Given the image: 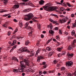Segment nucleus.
Returning <instances> with one entry per match:
<instances>
[{
    "instance_id": "f257e3e1",
    "label": "nucleus",
    "mask_w": 76,
    "mask_h": 76,
    "mask_svg": "<svg viewBox=\"0 0 76 76\" xmlns=\"http://www.w3.org/2000/svg\"><path fill=\"white\" fill-rule=\"evenodd\" d=\"M24 63H25V64L26 66H29V64L28 60L26 59H24L23 61H21L20 62V64L21 65H20L18 66V70H24L25 69V65H24Z\"/></svg>"
},
{
    "instance_id": "f03ea898",
    "label": "nucleus",
    "mask_w": 76,
    "mask_h": 76,
    "mask_svg": "<svg viewBox=\"0 0 76 76\" xmlns=\"http://www.w3.org/2000/svg\"><path fill=\"white\" fill-rule=\"evenodd\" d=\"M46 6L48 7L47 11L48 12H52L54 11L57 9V7L51 6V3H48L46 4Z\"/></svg>"
},
{
    "instance_id": "7ed1b4c3",
    "label": "nucleus",
    "mask_w": 76,
    "mask_h": 76,
    "mask_svg": "<svg viewBox=\"0 0 76 76\" xmlns=\"http://www.w3.org/2000/svg\"><path fill=\"white\" fill-rule=\"evenodd\" d=\"M34 16V15L32 13H29L28 14L26 15L25 16L24 19L26 21H28L29 20H31L33 17Z\"/></svg>"
},
{
    "instance_id": "20e7f679",
    "label": "nucleus",
    "mask_w": 76,
    "mask_h": 76,
    "mask_svg": "<svg viewBox=\"0 0 76 76\" xmlns=\"http://www.w3.org/2000/svg\"><path fill=\"white\" fill-rule=\"evenodd\" d=\"M69 18H67V17H65V18H64L62 19V20L60 19L59 20V22L61 23H65L68 20Z\"/></svg>"
},
{
    "instance_id": "39448f33",
    "label": "nucleus",
    "mask_w": 76,
    "mask_h": 76,
    "mask_svg": "<svg viewBox=\"0 0 76 76\" xmlns=\"http://www.w3.org/2000/svg\"><path fill=\"white\" fill-rule=\"evenodd\" d=\"M72 64L73 62L72 61H69L66 63V66H70Z\"/></svg>"
},
{
    "instance_id": "423d86ee",
    "label": "nucleus",
    "mask_w": 76,
    "mask_h": 76,
    "mask_svg": "<svg viewBox=\"0 0 76 76\" xmlns=\"http://www.w3.org/2000/svg\"><path fill=\"white\" fill-rule=\"evenodd\" d=\"M29 25V22H27L26 23V24H25V27H26V29H31V27L30 26H28V25Z\"/></svg>"
},
{
    "instance_id": "0eeeda50",
    "label": "nucleus",
    "mask_w": 76,
    "mask_h": 76,
    "mask_svg": "<svg viewBox=\"0 0 76 76\" xmlns=\"http://www.w3.org/2000/svg\"><path fill=\"white\" fill-rule=\"evenodd\" d=\"M42 60L43 59H44V57L42 56H38L37 57V61H39V60Z\"/></svg>"
},
{
    "instance_id": "6e6552de",
    "label": "nucleus",
    "mask_w": 76,
    "mask_h": 76,
    "mask_svg": "<svg viewBox=\"0 0 76 76\" xmlns=\"http://www.w3.org/2000/svg\"><path fill=\"white\" fill-rule=\"evenodd\" d=\"M26 72H30L31 70H32V69L31 68H26Z\"/></svg>"
},
{
    "instance_id": "1a4fd4ad",
    "label": "nucleus",
    "mask_w": 76,
    "mask_h": 76,
    "mask_svg": "<svg viewBox=\"0 0 76 76\" xmlns=\"http://www.w3.org/2000/svg\"><path fill=\"white\" fill-rule=\"evenodd\" d=\"M17 46H18V45H15L13 47V48L10 51V53H11V52H12V51H13V50H14L15 49V48H16Z\"/></svg>"
},
{
    "instance_id": "9d476101",
    "label": "nucleus",
    "mask_w": 76,
    "mask_h": 76,
    "mask_svg": "<svg viewBox=\"0 0 76 76\" xmlns=\"http://www.w3.org/2000/svg\"><path fill=\"white\" fill-rule=\"evenodd\" d=\"M67 57L69 58L72 57L73 56V53H67Z\"/></svg>"
},
{
    "instance_id": "9b49d317",
    "label": "nucleus",
    "mask_w": 76,
    "mask_h": 76,
    "mask_svg": "<svg viewBox=\"0 0 76 76\" xmlns=\"http://www.w3.org/2000/svg\"><path fill=\"white\" fill-rule=\"evenodd\" d=\"M30 53V56L31 57H32L34 56V52L32 50H31Z\"/></svg>"
},
{
    "instance_id": "f8f14e48",
    "label": "nucleus",
    "mask_w": 76,
    "mask_h": 76,
    "mask_svg": "<svg viewBox=\"0 0 76 76\" xmlns=\"http://www.w3.org/2000/svg\"><path fill=\"white\" fill-rule=\"evenodd\" d=\"M73 46L72 45H70L69 46L68 48V50H73Z\"/></svg>"
},
{
    "instance_id": "ddd939ff",
    "label": "nucleus",
    "mask_w": 76,
    "mask_h": 76,
    "mask_svg": "<svg viewBox=\"0 0 76 76\" xmlns=\"http://www.w3.org/2000/svg\"><path fill=\"white\" fill-rule=\"evenodd\" d=\"M31 10V8L29 9H25L23 10V12H25V13L26 12H29Z\"/></svg>"
},
{
    "instance_id": "4468645a",
    "label": "nucleus",
    "mask_w": 76,
    "mask_h": 76,
    "mask_svg": "<svg viewBox=\"0 0 76 76\" xmlns=\"http://www.w3.org/2000/svg\"><path fill=\"white\" fill-rule=\"evenodd\" d=\"M18 25L20 27H22V26H23V23H22V22L20 21L18 23Z\"/></svg>"
},
{
    "instance_id": "2eb2a0df",
    "label": "nucleus",
    "mask_w": 76,
    "mask_h": 76,
    "mask_svg": "<svg viewBox=\"0 0 76 76\" xmlns=\"http://www.w3.org/2000/svg\"><path fill=\"white\" fill-rule=\"evenodd\" d=\"M41 50V48H39L37 50L36 52V54L35 55V56H37L38 55V54L40 52V51Z\"/></svg>"
},
{
    "instance_id": "dca6fc26",
    "label": "nucleus",
    "mask_w": 76,
    "mask_h": 76,
    "mask_svg": "<svg viewBox=\"0 0 76 76\" xmlns=\"http://www.w3.org/2000/svg\"><path fill=\"white\" fill-rule=\"evenodd\" d=\"M16 40H14L13 41V43H12L11 44V46H13V45H15V44H16Z\"/></svg>"
},
{
    "instance_id": "f3484780",
    "label": "nucleus",
    "mask_w": 76,
    "mask_h": 76,
    "mask_svg": "<svg viewBox=\"0 0 76 76\" xmlns=\"http://www.w3.org/2000/svg\"><path fill=\"white\" fill-rule=\"evenodd\" d=\"M12 60H14V61H17L18 62V59H17V58H16L15 57H13L12 58Z\"/></svg>"
},
{
    "instance_id": "a211bd4d",
    "label": "nucleus",
    "mask_w": 76,
    "mask_h": 76,
    "mask_svg": "<svg viewBox=\"0 0 76 76\" xmlns=\"http://www.w3.org/2000/svg\"><path fill=\"white\" fill-rule=\"evenodd\" d=\"M19 7V5H15L14 6V9H18Z\"/></svg>"
},
{
    "instance_id": "6ab92c4d",
    "label": "nucleus",
    "mask_w": 76,
    "mask_h": 76,
    "mask_svg": "<svg viewBox=\"0 0 76 76\" xmlns=\"http://www.w3.org/2000/svg\"><path fill=\"white\" fill-rule=\"evenodd\" d=\"M49 33L50 34L53 35V34H54V31L51 30H50L49 31Z\"/></svg>"
},
{
    "instance_id": "aec40b11",
    "label": "nucleus",
    "mask_w": 76,
    "mask_h": 76,
    "mask_svg": "<svg viewBox=\"0 0 76 76\" xmlns=\"http://www.w3.org/2000/svg\"><path fill=\"white\" fill-rule=\"evenodd\" d=\"M45 3L44 1L43 0H41L40 1L39 3L41 5H42V4H44Z\"/></svg>"
},
{
    "instance_id": "412c9836",
    "label": "nucleus",
    "mask_w": 76,
    "mask_h": 76,
    "mask_svg": "<svg viewBox=\"0 0 76 76\" xmlns=\"http://www.w3.org/2000/svg\"><path fill=\"white\" fill-rule=\"evenodd\" d=\"M43 7L44 9V10H47V8H48V7L47 6H46V5L43 6Z\"/></svg>"
},
{
    "instance_id": "4be33fe9",
    "label": "nucleus",
    "mask_w": 76,
    "mask_h": 76,
    "mask_svg": "<svg viewBox=\"0 0 76 76\" xmlns=\"http://www.w3.org/2000/svg\"><path fill=\"white\" fill-rule=\"evenodd\" d=\"M71 34L72 36L73 35H75V30H73L71 32Z\"/></svg>"
},
{
    "instance_id": "5701e85b",
    "label": "nucleus",
    "mask_w": 76,
    "mask_h": 76,
    "mask_svg": "<svg viewBox=\"0 0 76 76\" xmlns=\"http://www.w3.org/2000/svg\"><path fill=\"white\" fill-rule=\"evenodd\" d=\"M23 52H26L27 50H28V48L27 47H25L24 48H23Z\"/></svg>"
},
{
    "instance_id": "b1692460",
    "label": "nucleus",
    "mask_w": 76,
    "mask_h": 76,
    "mask_svg": "<svg viewBox=\"0 0 76 76\" xmlns=\"http://www.w3.org/2000/svg\"><path fill=\"white\" fill-rule=\"evenodd\" d=\"M37 26L38 29L39 30H40V29H41V26H40V24H37Z\"/></svg>"
},
{
    "instance_id": "393cba45",
    "label": "nucleus",
    "mask_w": 76,
    "mask_h": 76,
    "mask_svg": "<svg viewBox=\"0 0 76 76\" xmlns=\"http://www.w3.org/2000/svg\"><path fill=\"white\" fill-rule=\"evenodd\" d=\"M29 40H27L25 42V45H28V44H29Z\"/></svg>"
},
{
    "instance_id": "a878e982",
    "label": "nucleus",
    "mask_w": 76,
    "mask_h": 76,
    "mask_svg": "<svg viewBox=\"0 0 76 76\" xmlns=\"http://www.w3.org/2000/svg\"><path fill=\"white\" fill-rule=\"evenodd\" d=\"M13 72L15 73H17L18 72V69H14L13 70Z\"/></svg>"
},
{
    "instance_id": "bb28decb",
    "label": "nucleus",
    "mask_w": 76,
    "mask_h": 76,
    "mask_svg": "<svg viewBox=\"0 0 76 76\" xmlns=\"http://www.w3.org/2000/svg\"><path fill=\"white\" fill-rule=\"evenodd\" d=\"M62 49H63V48H57V51L60 52L61 51V50H62Z\"/></svg>"
},
{
    "instance_id": "cd10ccee",
    "label": "nucleus",
    "mask_w": 76,
    "mask_h": 76,
    "mask_svg": "<svg viewBox=\"0 0 76 76\" xmlns=\"http://www.w3.org/2000/svg\"><path fill=\"white\" fill-rule=\"evenodd\" d=\"M53 53L52 52L49 53L48 55V57H51V56L53 55Z\"/></svg>"
},
{
    "instance_id": "c85d7f7f",
    "label": "nucleus",
    "mask_w": 76,
    "mask_h": 76,
    "mask_svg": "<svg viewBox=\"0 0 76 76\" xmlns=\"http://www.w3.org/2000/svg\"><path fill=\"white\" fill-rule=\"evenodd\" d=\"M37 19V18H35L32 19V20L34 21V22H37V20H35V19Z\"/></svg>"
},
{
    "instance_id": "c756f323",
    "label": "nucleus",
    "mask_w": 76,
    "mask_h": 76,
    "mask_svg": "<svg viewBox=\"0 0 76 76\" xmlns=\"http://www.w3.org/2000/svg\"><path fill=\"white\" fill-rule=\"evenodd\" d=\"M33 31L32 30V31L31 32H30L28 34V36L29 37H31V36H32V32Z\"/></svg>"
},
{
    "instance_id": "7c9ffc66",
    "label": "nucleus",
    "mask_w": 76,
    "mask_h": 76,
    "mask_svg": "<svg viewBox=\"0 0 76 76\" xmlns=\"http://www.w3.org/2000/svg\"><path fill=\"white\" fill-rule=\"evenodd\" d=\"M19 50L20 51H21V53H22V52H23V48H21Z\"/></svg>"
},
{
    "instance_id": "2f4dec72",
    "label": "nucleus",
    "mask_w": 76,
    "mask_h": 76,
    "mask_svg": "<svg viewBox=\"0 0 76 76\" xmlns=\"http://www.w3.org/2000/svg\"><path fill=\"white\" fill-rule=\"evenodd\" d=\"M7 1H8L7 0H4V4H5H5H6V3H7Z\"/></svg>"
},
{
    "instance_id": "473e14b6",
    "label": "nucleus",
    "mask_w": 76,
    "mask_h": 76,
    "mask_svg": "<svg viewBox=\"0 0 76 76\" xmlns=\"http://www.w3.org/2000/svg\"><path fill=\"white\" fill-rule=\"evenodd\" d=\"M60 10L61 12H63V11H64V7H61L60 8Z\"/></svg>"
},
{
    "instance_id": "72a5a7b5",
    "label": "nucleus",
    "mask_w": 76,
    "mask_h": 76,
    "mask_svg": "<svg viewBox=\"0 0 76 76\" xmlns=\"http://www.w3.org/2000/svg\"><path fill=\"white\" fill-rule=\"evenodd\" d=\"M46 50H48V51H51V48L49 47L46 48Z\"/></svg>"
},
{
    "instance_id": "f704fd0d",
    "label": "nucleus",
    "mask_w": 76,
    "mask_h": 76,
    "mask_svg": "<svg viewBox=\"0 0 76 76\" xmlns=\"http://www.w3.org/2000/svg\"><path fill=\"white\" fill-rule=\"evenodd\" d=\"M61 65L59 64H58L57 65V67H56V69H58V68H57V67H60Z\"/></svg>"
},
{
    "instance_id": "c9c22d12",
    "label": "nucleus",
    "mask_w": 76,
    "mask_h": 76,
    "mask_svg": "<svg viewBox=\"0 0 76 76\" xmlns=\"http://www.w3.org/2000/svg\"><path fill=\"white\" fill-rule=\"evenodd\" d=\"M52 16H55V17H56V18H58V16L56 15L52 14Z\"/></svg>"
},
{
    "instance_id": "e433bc0d",
    "label": "nucleus",
    "mask_w": 76,
    "mask_h": 76,
    "mask_svg": "<svg viewBox=\"0 0 76 76\" xmlns=\"http://www.w3.org/2000/svg\"><path fill=\"white\" fill-rule=\"evenodd\" d=\"M52 16H55V17H56V18H58V16L56 15L52 14Z\"/></svg>"
},
{
    "instance_id": "4c0bfd02",
    "label": "nucleus",
    "mask_w": 76,
    "mask_h": 76,
    "mask_svg": "<svg viewBox=\"0 0 76 76\" xmlns=\"http://www.w3.org/2000/svg\"><path fill=\"white\" fill-rule=\"evenodd\" d=\"M18 29L16 28V29L14 31L13 33V34H15V33H16V32H18Z\"/></svg>"
},
{
    "instance_id": "58836bf2",
    "label": "nucleus",
    "mask_w": 76,
    "mask_h": 76,
    "mask_svg": "<svg viewBox=\"0 0 76 76\" xmlns=\"http://www.w3.org/2000/svg\"><path fill=\"white\" fill-rule=\"evenodd\" d=\"M49 26L50 29H52V28H53V25H52V24L51 23L50 24Z\"/></svg>"
},
{
    "instance_id": "ea45409f",
    "label": "nucleus",
    "mask_w": 76,
    "mask_h": 76,
    "mask_svg": "<svg viewBox=\"0 0 76 76\" xmlns=\"http://www.w3.org/2000/svg\"><path fill=\"white\" fill-rule=\"evenodd\" d=\"M2 26L4 27H5V28H7V24H4L2 25Z\"/></svg>"
},
{
    "instance_id": "a19ab883",
    "label": "nucleus",
    "mask_w": 76,
    "mask_h": 76,
    "mask_svg": "<svg viewBox=\"0 0 76 76\" xmlns=\"http://www.w3.org/2000/svg\"><path fill=\"white\" fill-rule=\"evenodd\" d=\"M8 15H9V14H5V15H2V16L3 17H6L7 16H8Z\"/></svg>"
},
{
    "instance_id": "79ce46f5",
    "label": "nucleus",
    "mask_w": 76,
    "mask_h": 76,
    "mask_svg": "<svg viewBox=\"0 0 76 76\" xmlns=\"http://www.w3.org/2000/svg\"><path fill=\"white\" fill-rule=\"evenodd\" d=\"M56 39H58V40H59L60 39L59 38V36H57L56 37Z\"/></svg>"
},
{
    "instance_id": "37998d69",
    "label": "nucleus",
    "mask_w": 76,
    "mask_h": 76,
    "mask_svg": "<svg viewBox=\"0 0 76 76\" xmlns=\"http://www.w3.org/2000/svg\"><path fill=\"white\" fill-rule=\"evenodd\" d=\"M62 55H65L66 54V51H63L62 53Z\"/></svg>"
},
{
    "instance_id": "c03bdc74",
    "label": "nucleus",
    "mask_w": 76,
    "mask_h": 76,
    "mask_svg": "<svg viewBox=\"0 0 76 76\" xmlns=\"http://www.w3.org/2000/svg\"><path fill=\"white\" fill-rule=\"evenodd\" d=\"M76 21L75 22V23L73 24V27H76Z\"/></svg>"
},
{
    "instance_id": "a18cd8bd",
    "label": "nucleus",
    "mask_w": 76,
    "mask_h": 76,
    "mask_svg": "<svg viewBox=\"0 0 76 76\" xmlns=\"http://www.w3.org/2000/svg\"><path fill=\"white\" fill-rule=\"evenodd\" d=\"M62 56V55L61 53H59L58 54V56L59 57H61Z\"/></svg>"
},
{
    "instance_id": "49530a36",
    "label": "nucleus",
    "mask_w": 76,
    "mask_h": 76,
    "mask_svg": "<svg viewBox=\"0 0 76 76\" xmlns=\"http://www.w3.org/2000/svg\"><path fill=\"white\" fill-rule=\"evenodd\" d=\"M37 46H38V45H39V41H38V42H37L36 43Z\"/></svg>"
},
{
    "instance_id": "de8ad7c7",
    "label": "nucleus",
    "mask_w": 76,
    "mask_h": 76,
    "mask_svg": "<svg viewBox=\"0 0 76 76\" xmlns=\"http://www.w3.org/2000/svg\"><path fill=\"white\" fill-rule=\"evenodd\" d=\"M66 4L68 5V6H69V7H71L72 6L71 5H70V4L69 3H66Z\"/></svg>"
},
{
    "instance_id": "09e8293b",
    "label": "nucleus",
    "mask_w": 76,
    "mask_h": 76,
    "mask_svg": "<svg viewBox=\"0 0 76 76\" xmlns=\"http://www.w3.org/2000/svg\"><path fill=\"white\" fill-rule=\"evenodd\" d=\"M16 37V35H13L12 36V37H11V38H15Z\"/></svg>"
},
{
    "instance_id": "8fccbe9b",
    "label": "nucleus",
    "mask_w": 76,
    "mask_h": 76,
    "mask_svg": "<svg viewBox=\"0 0 76 76\" xmlns=\"http://www.w3.org/2000/svg\"><path fill=\"white\" fill-rule=\"evenodd\" d=\"M64 69H65L64 67H62L61 69V71H63V70H64Z\"/></svg>"
},
{
    "instance_id": "3c124183",
    "label": "nucleus",
    "mask_w": 76,
    "mask_h": 76,
    "mask_svg": "<svg viewBox=\"0 0 76 76\" xmlns=\"http://www.w3.org/2000/svg\"><path fill=\"white\" fill-rule=\"evenodd\" d=\"M66 75H67L68 76H72V74H71V73H69V74L68 73H67Z\"/></svg>"
},
{
    "instance_id": "603ef678",
    "label": "nucleus",
    "mask_w": 76,
    "mask_h": 76,
    "mask_svg": "<svg viewBox=\"0 0 76 76\" xmlns=\"http://www.w3.org/2000/svg\"><path fill=\"white\" fill-rule=\"evenodd\" d=\"M60 16L61 18H64V15H60Z\"/></svg>"
},
{
    "instance_id": "864d4df0",
    "label": "nucleus",
    "mask_w": 76,
    "mask_h": 76,
    "mask_svg": "<svg viewBox=\"0 0 76 76\" xmlns=\"http://www.w3.org/2000/svg\"><path fill=\"white\" fill-rule=\"evenodd\" d=\"M57 22V21H54L53 20V21H52V23H56Z\"/></svg>"
},
{
    "instance_id": "5fc2aeb1",
    "label": "nucleus",
    "mask_w": 76,
    "mask_h": 76,
    "mask_svg": "<svg viewBox=\"0 0 76 76\" xmlns=\"http://www.w3.org/2000/svg\"><path fill=\"white\" fill-rule=\"evenodd\" d=\"M58 29V28L57 27H56L55 28V30L56 31H57Z\"/></svg>"
},
{
    "instance_id": "6e6d98bb",
    "label": "nucleus",
    "mask_w": 76,
    "mask_h": 76,
    "mask_svg": "<svg viewBox=\"0 0 76 76\" xmlns=\"http://www.w3.org/2000/svg\"><path fill=\"white\" fill-rule=\"evenodd\" d=\"M6 12V11L4 10H2L0 11V13H3V12Z\"/></svg>"
},
{
    "instance_id": "4d7b16f0",
    "label": "nucleus",
    "mask_w": 76,
    "mask_h": 76,
    "mask_svg": "<svg viewBox=\"0 0 76 76\" xmlns=\"http://www.w3.org/2000/svg\"><path fill=\"white\" fill-rule=\"evenodd\" d=\"M13 21L15 22H18V20H17L16 19H14Z\"/></svg>"
},
{
    "instance_id": "13d9d810",
    "label": "nucleus",
    "mask_w": 76,
    "mask_h": 76,
    "mask_svg": "<svg viewBox=\"0 0 76 76\" xmlns=\"http://www.w3.org/2000/svg\"><path fill=\"white\" fill-rule=\"evenodd\" d=\"M72 75H74L75 76H76V71H75L74 72V74L72 73Z\"/></svg>"
},
{
    "instance_id": "bf43d9fd",
    "label": "nucleus",
    "mask_w": 76,
    "mask_h": 76,
    "mask_svg": "<svg viewBox=\"0 0 76 76\" xmlns=\"http://www.w3.org/2000/svg\"><path fill=\"white\" fill-rule=\"evenodd\" d=\"M28 1L29 0H23V1L24 2H26L27 1Z\"/></svg>"
},
{
    "instance_id": "052dcab7",
    "label": "nucleus",
    "mask_w": 76,
    "mask_h": 76,
    "mask_svg": "<svg viewBox=\"0 0 76 76\" xmlns=\"http://www.w3.org/2000/svg\"><path fill=\"white\" fill-rule=\"evenodd\" d=\"M10 35H11L10 32L9 31L8 33V36H10Z\"/></svg>"
},
{
    "instance_id": "680f3d73",
    "label": "nucleus",
    "mask_w": 76,
    "mask_h": 76,
    "mask_svg": "<svg viewBox=\"0 0 76 76\" xmlns=\"http://www.w3.org/2000/svg\"><path fill=\"white\" fill-rule=\"evenodd\" d=\"M49 20L50 21V22H53V20L52 19L50 18L49 19Z\"/></svg>"
},
{
    "instance_id": "e2e57ef3",
    "label": "nucleus",
    "mask_w": 76,
    "mask_h": 76,
    "mask_svg": "<svg viewBox=\"0 0 76 76\" xmlns=\"http://www.w3.org/2000/svg\"><path fill=\"white\" fill-rule=\"evenodd\" d=\"M43 67H44V69H45L46 67H47V65H44L43 66Z\"/></svg>"
},
{
    "instance_id": "0e129e2a",
    "label": "nucleus",
    "mask_w": 76,
    "mask_h": 76,
    "mask_svg": "<svg viewBox=\"0 0 76 76\" xmlns=\"http://www.w3.org/2000/svg\"><path fill=\"white\" fill-rule=\"evenodd\" d=\"M57 61H56V60H54V64H56V63H57Z\"/></svg>"
},
{
    "instance_id": "69168bd1",
    "label": "nucleus",
    "mask_w": 76,
    "mask_h": 76,
    "mask_svg": "<svg viewBox=\"0 0 76 76\" xmlns=\"http://www.w3.org/2000/svg\"><path fill=\"white\" fill-rule=\"evenodd\" d=\"M24 3L23 2L20 3V5H23V4H24Z\"/></svg>"
},
{
    "instance_id": "338daca9",
    "label": "nucleus",
    "mask_w": 76,
    "mask_h": 76,
    "mask_svg": "<svg viewBox=\"0 0 76 76\" xmlns=\"http://www.w3.org/2000/svg\"><path fill=\"white\" fill-rule=\"evenodd\" d=\"M76 42V39H74L73 41V43L74 44V43H75Z\"/></svg>"
},
{
    "instance_id": "774afa93",
    "label": "nucleus",
    "mask_w": 76,
    "mask_h": 76,
    "mask_svg": "<svg viewBox=\"0 0 76 76\" xmlns=\"http://www.w3.org/2000/svg\"><path fill=\"white\" fill-rule=\"evenodd\" d=\"M62 4H63V6H64L65 7H66V4H65L64 3Z\"/></svg>"
}]
</instances>
